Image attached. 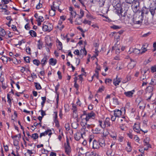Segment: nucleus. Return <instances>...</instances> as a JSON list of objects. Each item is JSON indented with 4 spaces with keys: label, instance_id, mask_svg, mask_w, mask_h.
<instances>
[{
    "label": "nucleus",
    "instance_id": "9",
    "mask_svg": "<svg viewBox=\"0 0 156 156\" xmlns=\"http://www.w3.org/2000/svg\"><path fill=\"white\" fill-rule=\"evenodd\" d=\"M75 139L77 141L79 140L81 138H83V136H82V133L80 131L77 132L74 135Z\"/></svg>",
    "mask_w": 156,
    "mask_h": 156
},
{
    "label": "nucleus",
    "instance_id": "1",
    "mask_svg": "<svg viewBox=\"0 0 156 156\" xmlns=\"http://www.w3.org/2000/svg\"><path fill=\"white\" fill-rule=\"evenodd\" d=\"M133 129L134 131L139 133H146L148 132L147 129L144 130L143 129L140 128V124L139 122H136L134 124Z\"/></svg>",
    "mask_w": 156,
    "mask_h": 156
},
{
    "label": "nucleus",
    "instance_id": "52",
    "mask_svg": "<svg viewBox=\"0 0 156 156\" xmlns=\"http://www.w3.org/2000/svg\"><path fill=\"white\" fill-rule=\"evenodd\" d=\"M65 127L66 130H69L70 128L69 124L68 123L66 124L65 125Z\"/></svg>",
    "mask_w": 156,
    "mask_h": 156
},
{
    "label": "nucleus",
    "instance_id": "28",
    "mask_svg": "<svg viewBox=\"0 0 156 156\" xmlns=\"http://www.w3.org/2000/svg\"><path fill=\"white\" fill-rule=\"evenodd\" d=\"M42 29L44 31H50L51 30V29H49L48 27V26L44 25L42 27Z\"/></svg>",
    "mask_w": 156,
    "mask_h": 156
},
{
    "label": "nucleus",
    "instance_id": "40",
    "mask_svg": "<svg viewBox=\"0 0 156 156\" xmlns=\"http://www.w3.org/2000/svg\"><path fill=\"white\" fill-rule=\"evenodd\" d=\"M78 125V123L76 122H74L72 124V127L74 129H76L77 128Z\"/></svg>",
    "mask_w": 156,
    "mask_h": 156
},
{
    "label": "nucleus",
    "instance_id": "14",
    "mask_svg": "<svg viewBox=\"0 0 156 156\" xmlns=\"http://www.w3.org/2000/svg\"><path fill=\"white\" fill-rule=\"evenodd\" d=\"M117 77L118 76H117L116 78L114 79L113 80V83L115 86L118 85L121 81V79L119 78H118Z\"/></svg>",
    "mask_w": 156,
    "mask_h": 156
},
{
    "label": "nucleus",
    "instance_id": "62",
    "mask_svg": "<svg viewBox=\"0 0 156 156\" xmlns=\"http://www.w3.org/2000/svg\"><path fill=\"white\" fill-rule=\"evenodd\" d=\"M42 6V5L41 3H39L36 6V8L37 9H39Z\"/></svg>",
    "mask_w": 156,
    "mask_h": 156
},
{
    "label": "nucleus",
    "instance_id": "27",
    "mask_svg": "<svg viewBox=\"0 0 156 156\" xmlns=\"http://www.w3.org/2000/svg\"><path fill=\"white\" fill-rule=\"evenodd\" d=\"M80 16L78 19L79 20L81 19L84 16V11L82 9H80Z\"/></svg>",
    "mask_w": 156,
    "mask_h": 156
},
{
    "label": "nucleus",
    "instance_id": "15",
    "mask_svg": "<svg viewBox=\"0 0 156 156\" xmlns=\"http://www.w3.org/2000/svg\"><path fill=\"white\" fill-rule=\"evenodd\" d=\"M132 147L131 143L129 142L127 143V146L126 147V150L128 152H130L132 150Z\"/></svg>",
    "mask_w": 156,
    "mask_h": 156
},
{
    "label": "nucleus",
    "instance_id": "39",
    "mask_svg": "<svg viewBox=\"0 0 156 156\" xmlns=\"http://www.w3.org/2000/svg\"><path fill=\"white\" fill-rule=\"evenodd\" d=\"M150 84L153 86L156 85V80L154 79H152L151 80Z\"/></svg>",
    "mask_w": 156,
    "mask_h": 156
},
{
    "label": "nucleus",
    "instance_id": "64",
    "mask_svg": "<svg viewBox=\"0 0 156 156\" xmlns=\"http://www.w3.org/2000/svg\"><path fill=\"white\" fill-rule=\"evenodd\" d=\"M49 156H56V153L51 152L50 153Z\"/></svg>",
    "mask_w": 156,
    "mask_h": 156
},
{
    "label": "nucleus",
    "instance_id": "37",
    "mask_svg": "<svg viewBox=\"0 0 156 156\" xmlns=\"http://www.w3.org/2000/svg\"><path fill=\"white\" fill-rule=\"evenodd\" d=\"M120 127L122 130L126 131L127 129L126 127L124 124L121 125Z\"/></svg>",
    "mask_w": 156,
    "mask_h": 156
},
{
    "label": "nucleus",
    "instance_id": "49",
    "mask_svg": "<svg viewBox=\"0 0 156 156\" xmlns=\"http://www.w3.org/2000/svg\"><path fill=\"white\" fill-rule=\"evenodd\" d=\"M26 50L27 53L29 54H31V49L29 47H26Z\"/></svg>",
    "mask_w": 156,
    "mask_h": 156
},
{
    "label": "nucleus",
    "instance_id": "47",
    "mask_svg": "<svg viewBox=\"0 0 156 156\" xmlns=\"http://www.w3.org/2000/svg\"><path fill=\"white\" fill-rule=\"evenodd\" d=\"M37 20H38V21H41L42 22L44 20V19L43 16H40L38 17H37Z\"/></svg>",
    "mask_w": 156,
    "mask_h": 156
},
{
    "label": "nucleus",
    "instance_id": "46",
    "mask_svg": "<svg viewBox=\"0 0 156 156\" xmlns=\"http://www.w3.org/2000/svg\"><path fill=\"white\" fill-rule=\"evenodd\" d=\"M8 86L7 84L5 83H2V87L3 89L5 90L6 89Z\"/></svg>",
    "mask_w": 156,
    "mask_h": 156
},
{
    "label": "nucleus",
    "instance_id": "23",
    "mask_svg": "<svg viewBox=\"0 0 156 156\" xmlns=\"http://www.w3.org/2000/svg\"><path fill=\"white\" fill-rule=\"evenodd\" d=\"M6 34V32L5 30L1 27H0V35L3 37Z\"/></svg>",
    "mask_w": 156,
    "mask_h": 156
},
{
    "label": "nucleus",
    "instance_id": "10",
    "mask_svg": "<svg viewBox=\"0 0 156 156\" xmlns=\"http://www.w3.org/2000/svg\"><path fill=\"white\" fill-rule=\"evenodd\" d=\"M64 147L65 153L67 155H69L71 152V148L69 145H64Z\"/></svg>",
    "mask_w": 156,
    "mask_h": 156
},
{
    "label": "nucleus",
    "instance_id": "30",
    "mask_svg": "<svg viewBox=\"0 0 156 156\" xmlns=\"http://www.w3.org/2000/svg\"><path fill=\"white\" fill-rule=\"evenodd\" d=\"M34 85L37 90H40L41 89V87L39 83H34Z\"/></svg>",
    "mask_w": 156,
    "mask_h": 156
},
{
    "label": "nucleus",
    "instance_id": "24",
    "mask_svg": "<svg viewBox=\"0 0 156 156\" xmlns=\"http://www.w3.org/2000/svg\"><path fill=\"white\" fill-rule=\"evenodd\" d=\"M0 59L3 62L5 63H6L7 62V61L8 60V59L7 58V57H5L4 56H2L1 57Z\"/></svg>",
    "mask_w": 156,
    "mask_h": 156
},
{
    "label": "nucleus",
    "instance_id": "7",
    "mask_svg": "<svg viewBox=\"0 0 156 156\" xmlns=\"http://www.w3.org/2000/svg\"><path fill=\"white\" fill-rule=\"evenodd\" d=\"M130 62L127 65V68L129 69H133L136 65V62L134 60L130 58Z\"/></svg>",
    "mask_w": 156,
    "mask_h": 156
},
{
    "label": "nucleus",
    "instance_id": "45",
    "mask_svg": "<svg viewBox=\"0 0 156 156\" xmlns=\"http://www.w3.org/2000/svg\"><path fill=\"white\" fill-rule=\"evenodd\" d=\"M7 98L8 99L7 102L8 103L9 105L11 106L12 104L11 101V99L10 98V96L8 94L7 95Z\"/></svg>",
    "mask_w": 156,
    "mask_h": 156
},
{
    "label": "nucleus",
    "instance_id": "4",
    "mask_svg": "<svg viewBox=\"0 0 156 156\" xmlns=\"http://www.w3.org/2000/svg\"><path fill=\"white\" fill-rule=\"evenodd\" d=\"M86 117L85 119L86 122L88 121L90 119H94L95 117V114L93 111H91L90 112L86 114Z\"/></svg>",
    "mask_w": 156,
    "mask_h": 156
},
{
    "label": "nucleus",
    "instance_id": "6",
    "mask_svg": "<svg viewBox=\"0 0 156 156\" xmlns=\"http://www.w3.org/2000/svg\"><path fill=\"white\" fill-rule=\"evenodd\" d=\"M135 92V90H133L131 91L124 92V94L128 98H132L133 97V95L134 94Z\"/></svg>",
    "mask_w": 156,
    "mask_h": 156
},
{
    "label": "nucleus",
    "instance_id": "18",
    "mask_svg": "<svg viewBox=\"0 0 156 156\" xmlns=\"http://www.w3.org/2000/svg\"><path fill=\"white\" fill-rule=\"evenodd\" d=\"M48 59V58H47V56L46 55L44 56V58L41 60V64L43 66L46 64Z\"/></svg>",
    "mask_w": 156,
    "mask_h": 156
},
{
    "label": "nucleus",
    "instance_id": "2",
    "mask_svg": "<svg viewBox=\"0 0 156 156\" xmlns=\"http://www.w3.org/2000/svg\"><path fill=\"white\" fill-rule=\"evenodd\" d=\"M153 89V87L151 86H149L146 88V100L148 101H151V98L153 94L152 93Z\"/></svg>",
    "mask_w": 156,
    "mask_h": 156
},
{
    "label": "nucleus",
    "instance_id": "38",
    "mask_svg": "<svg viewBox=\"0 0 156 156\" xmlns=\"http://www.w3.org/2000/svg\"><path fill=\"white\" fill-rule=\"evenodd\" d=\"M42 45L43 44L42 42L40 40L38 41L37 44L38 48L39 49H41L42 48Z\"/></svg>",
    "mask_w": 156,
    "mask_h": 156
},
{
    "label": "nucleus",
    "instance_id": "17",
    "mask_svg": "<svg viewBox=\"0 0 156 156\" xmlns=\"http://www.w3.org/2000/svg\"><path fill=\"white\" fill-rule=\"evenodd\" d=\"M57 43V47L59 50H61L62 48V43L58 39L56 41Z\"/></svg>",
    "mask_w": 156,
    "mask_h": 156
},
{
    "label": "nucleus",
    "instance_id": "35",
    "mask_svg": "<svg viewBox=\"0 0 156 156\" xmlns=\"http://www.w3.org/2000/svg\"><path fill=\"white\" fill-rule=\"evenodd\" d=\"M2 12H4L5 14L8 15L9 14V12L5 8H2Z\"/></svg>",
    "mask_w": 156,
    "mask_h": 156
},
{
    "label": "nucleus",
    "instance_id": "31",
    "mask_svg": "<svg viewBox=\"0 0 156 156\" xmlns=\"http://www.w3.org/2000/svg\"><path fill=\"white\" fill-rule=\"evenodd\" d=\"M31 136L34 140H36L38 137V135L37 133H35L33 134Z\"/></svg>",
    "mask_w": 156,
    "mask_h": 156
},
{
    "label": "nucleus",
    "instance_id": "20",
    "mask_svg": "<svg viewBox=\"0 0 156 156\" xmlns=\"http://www.w3.org/2000/svg\"><path fill=\"white\" fill-rule=\"evenodd\" d=\"M93 133L95 134L99 133L101 131V128L99 126L96 127L94 129H93Z\"/></svg>",
    "mask_w": 156,
    "mask_h": 156
},
{
    "label": "nucleus",
    "instance_id": "58",
    "mask_svg": "<svg viewBox=\"0 0 156 156\" xmlns=\"http://www.w3.org/2000/svg\"><path fill=\"white\" fill-rule=\"evenodd\" d=\"M112 81V80L110 79H106L105 81V82L106 83H111Z\"/></svg>",
    "mask_w": 156,
    "mask_h": 156
},
{
    "label": "nucleus",
    "instance_id": "3",
    "mask_svg": "<svg viewBox=\"0 0 156 156\" xmlns=\"http://www.w3.org/2000/svg\"><path fill=\"white\" fill-rule=\"evenodd\" d=\"M143 16L141 15L135 14L133 19V23L135 24H139L142 23Z\"/></svg>",
    "mask_w": 156,
    "mask_h": 156
},
{
    "label": "nucleus",
    "instance_id": "59",
    "mask_svg": "<svg viewBox=\"0 0 156 156\" xmlns=\"http://www.w3.org/2000/svg\"><path fill=\"white\" fill-rule=\"evenodd\" d=\"M54 114L53 115H54L53 116V119H57L58 116H57V112H54Z\"/></svg>",
    "mask_w": 156,
    "mask_h": 156
},
{
    "label": "nucleus",
    "instance_id": "29",
    "mask_svg": "<svg viewBox=\"0 0 156 156\" xmlns=\"http://www.w3.org/2000/svg\"><path fill=\"white\" fill-rule=\"evenodd\" d=\"M29 33L30 35L32 37H36L37 36L36 33L35 31L33 30H30L29 32Z\"/></svg>",
    "mask_w": 156,
    "mask_h": 156
},
{
    "label": "nucleus",
    "instance_id": "43",
    "mask_svg": "<svg viewBox=\"0 0 156 156\" xmlns=\"http://www.w3.org/2000/svg\"><path fill=\"white\" fill-rule=\"evenodd\" d=\"M83 23L85 24H88L89 25H90L91 24V22L87 20L86 19H84Z\"/></svg>",
    "mask_w": 156,
    "mask_h": 156
},
{
    "label": "nucleus",
    "instance_id": "60",
    "mask_svg": "<svg viewBox=\"0 0 156 156\" xmlns=\"http://www.w3.org/2000/svg\"><path fill=\"white\" fill-rule=\"evenodd\" d=\"M60 85L59 83H58V84L55 86V93L57 94V90H58Z\"/></svg>",
    "mask_w": 156,
    "mask_h": 156
},
{
    "label": "nucleus",
    "instance_id": "50",
    "mask_svg": "<svg viewBox=\"0 0 156 156\" xmlns=\"http://www.w3.org/2000/svg\"><path fill=\"white\" fill-rule=\"evenodd\" d=\"M147 124L145 122H143V127L141 128L143 129L144 130L147 129Z\"/></svg>",
    "mask_w": 156,
    "mask_h": 156
},
{
    "label": "nucleus",
    "instance_id": "19",
    "mask_svg": "<svg viewBox=\"0 0 156 156\" xmlns=\"http://www.w3.org/2000/svg\"><path fill=\"white\" fill-rule=\"evenodd\" d=\"M49 63L50 65L55 66L56 64L57 60L53 58H51L49 59Z\"/></svg>",
    "mask_w": 156,
    "mask_h": 156
},
{
    "label": "nucleus",
    "instance_id": "25",
    "mask_svg": "<svg viewBox=\"0 0 156 156\" xmlns=\"http://www.w3.org/2000/svg\"><path fill=\"white\" fill-rule=\"evenodd\" d=\"M144 146H146L147 147H149L150 145L149 144V141L147 138L144 139Z\"/></svg>",
    "mask_w": 156,
    "mask_h": 156
},
{
    "label": "nucleus",
    "instance_id": "21",
    "mask_svg": "<svg viewBox=\"0 0 156 156\" xmlns=\"http://www.w3.org/2000/svg\"><path fill=\"white\" fill-rule=\"evenodd\" d=\"M60 3V2L59 1L53 2V7L55 9L59 8Z\"/></svg>",
    "mask_w": 156,
    "mask_h": 156
},
{
    "label": "nucleus",
    "instance_id": "48",
    "mask_svg": "<svg viewBox=\"0 0 156 156\" xmlns=\"http://www.w3.org/2000/svg\"><path fill=\"white\" fill-rule=\"evenodd\" d=\"M111 28L114 29L116 30L120 29L121 28V27L118 26L114 25L112 26L111 27Z\"/></svg>",
    "mask_w": 156,
    "mask_h": 156
},
{
    "label": "nucleus",
    "instance_id": "34",
    "mask_svg": "<svg viewBox=\"0 0 156 156\" xmlns=\"http://www.w3.org/2000/svg\"><path fill=\"white\" fill-rule=\"evenodd\" d=\"M33 62L34 65L37 66H39L41 63L40 61L37 59L34 60H33Z\"/></svg>",
    "mask_w": 156,
    "mask_h": 156
},
{
    "label": "nucleus",
    "instance_id": "36",
    "mask_svg": "<svg viewBox=\"0 0 156 156\" xmlns=\"http://www.w3.org/2000/svg\"><path fill=\"white\" fill-rule=\"evenodd\" d=\"M110 136L113 139V140H116L117 134L116 133L110 134Z\"/></svg>",
    "mask_w": 156,
    "mask_h": 156
},
{
    "label": "nucleus",
    "instance_id": "12",
    "mask_svg": "<svg viewBox=\"0 0 156 156\" xmlns=\"http://www.w3.org/2000/svg\"><path fill=\"white\" fill-rule=\"evenodd\" d=\"M114 112V115L117 117H120L122 114V112L121 110L118 109H116L113 111Z\"/></svg>",
    "mask_w": 156,
    "mask_h": 156
},
{
    "label": "nucleus",
    "instance_id": "53",
    "mask_svg": "<svg viewBox=\"0 0 156 156\" xmlns=\"http://www.w3.org/2000/svg\"><path fill=\"white\" fill-rule=\"evenodd\" d=\"M145 46V45H143V46L141 48V50H142V51L141 52V54H142L143 53H144L145 52V51H146L147 50L146 49V48H145L144 47Z\"/></svg>",
    "mask_w": 156,
    "mask_h": 156
},
{
    "label": "nucleus",
    "instance_id": "11",
    "mask_svg": "<svg viewBox=\"0 0 156 156\" xmlns=\"http://www.w3.org/2000/svg\"><path fill=\"white\" fill-rule=\"evenodd\" d=\"M135 3L136 5H134V7L133 8V11L134 12H137L140 9L139 7V2L137 1V2H136L134 3Z\"/></svg>",
    "mask_w": 156,
    "mask_h": 156
},
{
    "label": "nucleus",
    "instance_id": "42",
    "mask_svg": "<svg viewBox=\"0 0 156 156\" xmlns=\"http://www.w3.org/2000/svg\"><path fill=\"white\" fill-rule=\"evenodd\" d=\"M106 154L108 156L113 154L112 150L111 149L108 150Z\"/></svg>",
    "mask_w": 156,
    "mask_h": 156
},
{
    "label": "nucleus",
    "instance_id": "44",
    "mask_svg": "<svg viewBox=\"0 0 156 156\" xmlns=\"http://www.w3.org/2000/svg\"><path fill=\"white\" fill-rule=\"evenodd\" d=\"M71 16L73 17H75L76 15V12L75 11H73L70 12Z\"/></svg>",
    "mask_w": 156,
    "mask_h": 156
},
{
    "label": "nucleus",
    "instance_id": "32",
    "mask_svg": "<svg viewBox=\"0 0 156 156\" xmlns=\"http://www.w3.org/2000/svg\"><path fill=\"white\" fill-rule=\"evenodd\" d=\"M131 77L130 76H127L125 80L122 81L123 83H126L131 80Z\"/></svg>",
    "mask_w": 156,
    "mask_h": 156
},
{
    "label": "nucleus",
    "instance_id": "16",
    "mask_svg": "<svg viewBox=\"0 0 156 156\" xmlns=\"http://www.w3.org/2000/svg\"><path fill=\"white\" fill-rule=\"evenodd\" d=\"M99 143V146H100L102 148L104 149L106 148L107 147V145H106L105 141L104 140H101Z\"/></svg>",
    "mask_w": 156,
    "mask_h": 156
},
{
    "label": "nucleus",
    "instance_id": "22",
    "mask_svg": "<svg viewBox=\"0 0 156 156\" xmlns=\"http://www.w3.org/2000/svg\"><path fill=\"white\" fill-rule=\"evenodd\" d=\"M115 50L116 53L117 54H118L120 52V49L119 48H118L116 45L112 47V51L114 50Z\"/></svg>",
    "mask_w": 156,
    "mask_h": 156
},
{
    "label": "nucleus",
    "instance_id": "55",
    "mask_svg": "<svg viewBox=\"0 0 156 156\" xmlns=\"http://www.w3.org/2000/svg\"><path fill=\"white\" fill-rule=\"evenodd\" d=\"M151 71L152 73L156 72V66H152L151 68Z\"/></svg>",
    "mask_w": 156,
    "mask_h": 156
},
{
    "label": "nucleus",
    "instance_id": "33",
    "mask_svg": "<svg viewBox=\"0 0 156 156\" xmlns=\"http://www.w3.org/2000/svg\"><path fill=\"white\" fill-rule=\"evenodd\" d=\"M137 0H125V2L126 3L131 4L137 2Z\"/></svg>",
    "mask_w": 156,
    "mask_h": 156
},
{
    "label": "nucleus",
    "instance_id": "63",
    "mask_svg": "<svg viewBox=\"0 0 156 156\" xmlns=\"http://www.w3.org/2000/svg\"><path fill=\"white\" fill-rule=\"evenodd\" d=\"M104 87L102 86L101 87L99 88L98 91L99 92H101L104 90Z\"/></svg>",
    "mask_w": 156,
    "mask_h": 156
},
{
    "label": "nucleus",
    "instance_id": "54",
    "mask_svg": "<svg viewBox=\"0 0 156 156\" xmlns=\"http://www.w3.org/2000/svg\"><path fill=\"white\" fill-rule=\"evenodd\" d=\"M24 60L27 63L30 62V58L29 57H24Z\"/></svg>",
    "mask_w": 156,
    "mask_h": 156
},
{
    "label": "nucleus",
    "instance_id": "26",
    "mask_svg": "<svg viewBox=\"0 0 156 156\" xmlns=\"http://www.w3.org/2000/svg\"><path fill=\"white\" fill-rule=\"evenodd\" d=\"M98 2V4L100 7H102L104 4L105 0H96Z\"/></svg>",
    "mask_w": 156,
    "mask_h": 156
},
{
    "label": "nucleus",
    "instance_id": "57",
    "mask_svg": "<svg viewBox=\"0 0 156 156\" xmlns=\"http://www.w3.org/2000/svg\"><path fill=\"white\" fill-rule=\"evenodd\" d=\"M57 27L58 28V29L59 30L61 31L62 30L64 27V26L63 25H62L60 26L58 25Z\"/></svg>",
    "mask_w": 156,
    "mask_h": 156
},
{
    "label": "nucleus",
    "instance_id": "5",
    "mask_svg": "<svg viewBox=\"0 0 156 156\" xmlns=\"http://www.w3.org/2000/svg\"><path fill=\"white\" fill-rule=\"evenodd\" d=\"M110 119L109 118H106L103 124L102 128H105L106 127H110L111 126L110 122Z\"/></svg>",
    "mask_w": 156,
    "mask_h": 156
},
{
    "label": "nucleus",
    "instance_id": "41",
    "mask_svg": "<svg viewBox=\"0 0 156 156\" xmlns=\"http://www.w3.org/2000/svg\"><path fill=\"white\" fill-rule=\"evenodd\" d=\"M55 10H50L49 15L51 16H53L55 15Z\"/></svg>",
    "mask_w": 156,
    "mask_h": 156
},
{
    "label": "nucleus",
    "instance_id": "56",
    "mask_svg": "<svg viewBox=\"0 0 156 156\" xmlns=\"http://www.w3.org/2000/svg\"><path fill=\"white\" fill-rule=\"evenodd\" d=\"M39 111L41 112V115H42V117H43L44 115H46L45 111H44L42 108Z\"/></svg>",
    "mask_w": 156,
    "mask_h": 156
},
{
    "label": "nucleus",
    "instance_id": "61",
    "mask_svg": "<svg viewBox=\"0 0 156 156\" xmlns=\"http://www.w3.org/2000/svg\"><path fill=\"white\" fill-rule=\"evenodd\" d=\"M57 74L58 76V78L59 79H62V76H61V72L58 71L57 72Z\"/></svg>",
    "mask_w": 156,
    "mask_h": 156
},
{
    "label": "nucleus",
    "instance_id": "51",
    "mask_svg": "<svg viewBox=\"0 0 156 156\" xmlns=\"http://www.w3.org/2000/svg\"><path fill=\"white\" fill-rule=\"evenodd\" d=\"M85 73H86L85 72H84V73H82L81 74L79 75V76H78L79 77V79L80 81H81V83L82 82V80L83 79L82 76L83 75H84Z\"/></svg>",
    "mask_w": 156,
    "mask_h": 156
},
{
    "label": "nucleus",
    "instance_id": "13",
    "mask_svg": "<svg viewBox=\"0 0 156 156\" xmlns=\"http://www.w3.org/2000/svg\"><path fill=\"white\" fill-rule=\"evenodd\" d=\"M99 147V143L95 140H94L93 142V148L98 149Z\"/></svg>",
    "mask_w": 156,
    "mask_h": 156
},
{
    "label": "nucleus",
    "instance_id": "8",
    "mask_svg": "<svg viewBox=\"0 0 156 156\" xmlns=\"http://www.w3.org/2000/svg\"><path fill=\"white\" fill-rule=\"evenodd\" d=\"M87 122H86L85 124L82 126L81 129L82 131H88L91 128V125L87 124Z\"/></svg>",
    "mask_w": 156,
    "mask_h": 156
}]
</instances>
